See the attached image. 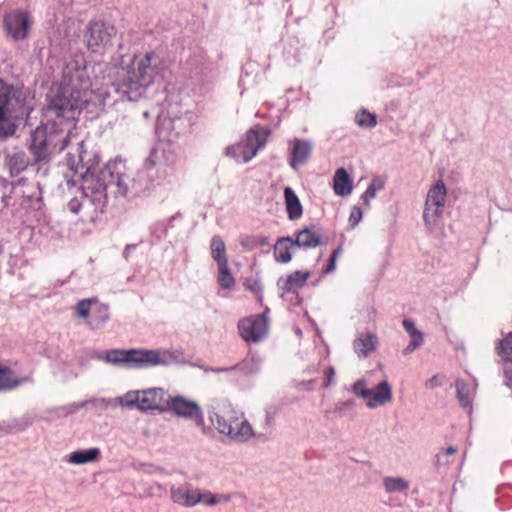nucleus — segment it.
<instances>
[{"instance_id": "obj_1", "label": "nucleus", "mask_w": 512, "mask_h": 512, "mask_svg": "<svg viewBox=\"0 0 512 512\" xmlns=\"http://www.w3.org/2000/svg\"><path fill=\"white\" fill-rule=\"evenodd\" d=\"M111 96L109 90H103L90 80L84 56L77 54L65 64L58 92L44 108L42 123L31 134L30 152L34 163L48 162L52 154L69 149L68 165L71 170L80 173L83 183L79 190L80 196L72 198L67 207L73 214L80 210L87 213L103 212L107 205V192L103 183L95 179V168L87 167L84 172L82 165V140L72 145L73 134L70 130L71 121L84 106L96 99L105 100Z\"/></svg>"}, {"instance_id": "obj_2", "label": "nucleus", "mask_w": 512, "mask_h": 512, "mask_svg": "<svg viewBox=\"0 0 512 512\" xmlns=\"http://www.w3.org/2000/svg\"><path fill=\"white\" fill-rule=\"evenodd\" d=\"M171 74L172 61L161 52L148 51L115 59L105 85L111 86L121 99L138 101L151 91L164 88Z\"/></svg>"}, {"instance_id": "obj_3", "label": "nucleus", "mask_w": 512, "mask_h": 512, "mask_svg": "<svg viewBox=\"0 0 512 512\" xmlns=\"http://www.w3.org/2000/svg\"><path fill=\"white\" fill-rule=\"evenodd\" d=\"M94 357L104 363L130 370L187 363L183 352L178 349H111L96 352Z\"/></svg>"}, {"instance_id": "obj_4", "label": "nucleus", "mask_w": 512, "mask_h": 512, "mask_svg": "<svg viewBox=\"0 0 512 512\" xmlns=\"http://www.w3.org/2000/svg\"><path fill=\"white\" fill-rule=\"evenodd\" d=\"M143 174L141 168L134 173L127 167L125 161L115 159L109 161L98 172L95 171V179L104 184L107 194L131 199L152 188Z\"/></svg>"}, {"instance_id": "obj_5", "label": "nucleus", "mask_w": 512, "mask_h": 512, "mask_svg": "<svg viewBox=\"0 0 512 512\" xmlns=\"http://www.w3.org/2000/svg\"><path fill=\"white\" fill-rule=\"evenodd\" d=\"M208 415L212 427L235 443H246L253 439L254 444H264L271 438L272 432L268 428L264 431L254 430L244 415L232 408L222 412L211 410Z\"/></svg>"}, {"instance_id": "obj_6", "label": "nucleus", "mask_w": 512, "mask_h": 512, "mask_svg": "<svg viewBox=\"0 0 512 512\" xmlns=\"http://www.w3.org/2000/svg\"><path fill=\"white\" fill-rule=\"evenodd\" d=\"M26 99L22 88L0 82V137L12 135L15 121L29 115Z\"/></svg>"}, {"instance_id": "obj_7", "label": "nucleus", "mask_w": 512, "mask_h": 512, "mask_svg": "<svg viewBox=\"0 0 512 512\" xmlns=\"http://www.w3.org/2000/svg\"><path fill=\"white\" fill-rule=\"evenodd\" d=\"M167 399L168 393L164 388L153 387L144 390L128 391L119 397V403L123 407H136L141 411H165Z\"/></svg>"}, {"instance_id": "obj_8", "label": "nucleus", "mask_w": 512, "mask_h": 512, "mask_svg": "<svg viewBox=\"0 0 512 512\" xmlns=\"http://www.w3.org/2000/svg\"><path fill=\"white\" fill-rule=\"evenodd\" d=\"M175 163V155L162 147L153 148L141 167L152 187L167 177Z\"/></svg>"}, {"instance_id": "obj_9", "label": "nucleus", "mask_w": 512, "mask_h": 512, "mask_svg": "<svg viewBox=\"0 0 512 512\" xmlns=\"http://www.w3.org/2000/svg\"><path fill=\"white\" fill-rule=\"evenodd\" d=\"M33 23L30 12L21 8L11 9L5 12L2 19L4 34L13 41H24L28 39Z\"/></svg>"}, {"instance_id": "obj_10", "label": "nucleus", "mask_w": 512, "mask_h": 512, "mask_svg": "<svg viewBox=\"0 0 512 512\" xmlns=\"http://www.w3.org/2000/svg\"><path fill=\"white\" fill-rule=\"evenodd\" d=\"M266 136L262 132L250 130L245 138L239 142L229 145L225 149V155L237 163H247L252 160L258 150L265 145Z\"/></svg>"}, {"instance_id": "obj_11", "label": "nucleus", "mask_w": 512, "mask_h": 512, "mask_svg": "<svg viewBox=\"0 0 512 512\" xmlns=\"http://www.w3.org/2000/svg\"><path fill=\"white\" fill-rule=\"evenodd\" d=\"M351 391L356 396L365 399L369 409L384 406L392 400V389L386 380L370 389L366 388L365 379H359L353 384Z\"/></svg>"}, {"instance_id": "obj_12", "label": "nucleus", "mask_w": 512, "mask_h": 512, "mask_svg": "<svg viewBox=\"0 0 512 512\" xmlns=\"http://www.w3.org/2000/svg\"><path fill=\"white\" fill-rule=\"evenodd\" d=\"M446 195V186L441 180L428 190L423 211V219L427 227L433 228L437 225L443 213Z\"/></svg>"}, {"instance_id": "obj_13", "label": "nucleus", "mask_w": 512, "mask_h": 512, "mask_svg": "<svg viewBox=\"0 0 512 512\" xmlns=\"http://www.w3.org/2000/svg\"><path fill=\"white\" fill-rule=\"evenodd\" d=\"M165 411L171 412L180 418L193 420L199 427L204 426L203 411L200 405L182 395H168Z\"/></svg>"}, {"instance_id": "obj_14", "label": "nucleus", "mask_w": 512, "mask_h": 512, "mask_svg": "<svg viewBox=\"0 0 512 512\" xmlns=\"http://www.w3.org/2000/svg\"><path fill=\"white\" fill-rule=\"evenodd\" d=\"M114 28L101 21L88 24L84 34L87 48L93 53H103L110 45Z\"/></svg>"}, {"instance_id": "obj_15", "label": "nucleus", "mask_w": 512, "mask_h": 512, "mask_svg": "<svg viewBox=\"0 0 512 512\" xmlns=\"http://www.w3.org/2000/svg\"><path fill=\"white\" fill-rule=\"evenodd\" d=\"M241 337L246 342H259L268 332V322L265 315H255L243 319L238 324Z\"/></svg>"}, {"instance_id": "obj_16", "label": "nucleus", "mask_w": 512, "mask_h": 512, "mask_svg": "<svg viewBox=\"0 0 512 512\" xmlns=\"http://www.w3.org/2000/svg\"><path fill=\"white\" fill-rule=\"evenodd\" d=\"M197 488L188 482L170 487L171 501L184 508L195 507Z\"/></svg>"}, {"instance_id": "obj_17", "label": "nucleus", "mask_w": 512, "mask_h": 512, "mask_svg": "<svg viewBox=\"0 0 512 512\" xmlns=\"http://www.w3.org/2000/svg\"><path fill=\"white\" fill-rule=\"evenodd\" d=\"M312 151L311 143L307 140L295 139L290 149V166L297 170L309 159Z\"/></svg>"}, {"instance_id": "obj_18", "label": "nucleus", "mask_w": 512, "mask_h": 512, "mask_svg": "<svg viewBox=\"0 0 512 512\" xmlns=\"http://www.w3.org/2000/svg\"><path fill=\"white\" fill-rule=\"evenodd\" d=\"M378 345V337L375 333H359L353 342L354 352L360 358H366Z\"/></svg>"}, {"instance_id": "obj_19", "label": "nucleus", "mask_w": 512, "mask_h": 512, "mask_svg": "<svg viewBox=\"0 0 512 512\" xmlns=\"http://www.w3.org/2000/svg\"><path fill=\"white\" fill-rule=\"evenodd\" d=\"M33 378L30 375L17 377L13 371L5 366H0V391L12 390L23 383H31Z\"/></svg>"}, {"instance_id": "obj_20", "label": "nucleus", "mask_w": 512, "mask_h": 512, "mask_svg": "<svg viewBox=\"0 0 512 512\" xmlns=\"http://www.w3.org/2000/svg\"><path fill=\"white\" fill-rule=\"evenodd\" d=\"M294 243L297 247L315 248L321 244V234L315 226L304 228L297 233Z\"/></svg>"}, {"instance_id": "obj_21", "label": "nucleus", "mask_w": 512, "mask_h": 512, "mask_svg": "<svg viewBox=\"0 0 512 512\" xmlns=\"http://www.w3.org/2000/svg\"><path fill=\"white\" fill-rule=\"evenodd\" d=\"M231 497L226 494H214L209 490H201L197 488L195 506L203 504L208 507H214L220 504H226Z\"/></svg>"}, {"instance_id": "obj_22", "label": "nucleus", "mask_w": 512, "mask_h": 512, "mask_svg": "<svg viewBox=\"0 0 512 512\" xmlns=\"http://www.w3.org/2000/svg\"><path fill=\"white\" fill-rule=\"evenodd\" d=\"M284 198L288 218L290 220L299 219L303 214V209L298 196L295 194L292 188H284Z\"/></svg>"}, {"instance_id": "obj_23", "label": "nucleus", "mask_w": 512, "mask_h": 512, "mask_svg": "<svg viewBox=\"0 0 512 512\" xmlns=\"http://www.w3.org/2000/svg\"><path fill=\"white\" fill-rule=\"evenodd\" d=\"M294 240L287 236L279 238L274 245V257L277 262L288 263L292 258V248L295 247Z\"/></svg>"}, {"instance_id": "obj_24", "label": "nucleus", "mask_w": 512, "mask_h": 512, "mask_svg": "<svg viewBox=\"0 0 512 512\" xmlns=\"http://www.w3.org/2000/svg\"><path fill=\"white\" fill-rule=\"evenodd\" d=\"M334 192L338 196H347L352 192V181L348 172L344 168L336 170L333 178Z\"/></svg>"}, {"instance_id": "obj_25", "label": "nucleus", "mask_w": 512, "mask_h": 512, "mask_svg": "<svg viewBox=\"0 0 512 512\" xmlns=\"http://www.w3.org/2000/svg\"><path fill=\"white\" fill-rule=\"evenodd\" d=\"M455 387L460 404L464 408H469L475 394L476 385L474 383H467L458 379L455 382Z\"/></svg>"}, {"instance_id": "obj_26", "label": "nucleus", "mask_w": 512, "mask_h": 512, "mask_svg": "<svg viewBox=\"0 0 512 512\" xmlns=\"http://www.w3.org/2000/svg\"><path fill=\"white\" fill-rule=\"evenodd\" d=\"M31 164L29 157L23 151L15 152L8 157L7 166L11 175H18Z\"/></svg>"}, {"instance_id": "obj_27", "label": "nucleus", "mask_w": 512, "mask_h": 512, "mask_svg": "<svg viewBox=\"0 0 512 512\" xmlns=\"http://www.w3.org/2000/svg\"><path fill=\"white\" fill-rule=\"evenodd\" d=\"M385 183L386 179L384 177H373L366 191L361 196V199L368 208L370 207V202L376 197L377 192L384 189Z\"/></svg>"}, {"instance_id": "obj_28", "label": "nucleus", "mask_w": 512, "mask_h": 512, "mask_svg": "<svg viewBox=\"0 0 512 512\" xmlns=\"http://www.w3.org/2000/svg\"><path fill=\"white\" fill-rule=\"evenodd\" d=\"M210 248L211 256L217 263V265L228 263V258L226 256V246L223 239L220 236L215 235L212 238Z\"/></svg>"}, {"instance_id": "obj_29", "label": "nucleus", "mask_w": 512, "mask_h": 512, "mask_svg": "<svg viewBox=\"0 0 512 512\" xmlns=\"http://www.w3.org/2000/svg\"><path fill=\"white\" fill-rule=\"evenodd\" d=\"M32 193L22 198L21 206L27 210H39L42 205V192L39 183H32Z\"/></svg>"}, {"instance_id": "obj_30", "label": "nucleus", "mask_w": 512, "mask_h": 512, "mask_svg": "<svg viewBox=\"0 0 512 512\" xmlns=\"http://www.w3.org/2000/svg\"><path fill=\"white\" fill-rule=\"evenodd\" d=\"M309 276V272L295 271L287 277L282 289L286 292L295 291L305 284Z\"/></svg>"}, {"instance_id": "obj_31", "label": "nucleus", "mask_w": 512, "mask_h": 512, "mask_svg": "<svg viewBox=\"0 0 512 512\" xmlns=\"http://www.w3.org/2000/svg\"><path fill=\"white\" fill-rule=\"evenodd\" d=\"M98 455L99 450H77L68 456L67 461L74 465H83L95 461Z\"/></svg>"}, {"instance_id": "obj_32", "label": "nucleus", "mask_w": 512, "mask_h": 512, "mask_svg": "<svg viewBox=\"0 0 512 512\" xmlns=\"http://www.w3.org/2000/svg\"><path fill=\"white\" fill-rule=\"evenodd\" d=\"M217 282L224 289H231L235 285V279L230 272L228 263L218 265Z\"/></svg>"}, {"instance_id": "obj_33", "label": "nucleus", "mask_w": 512, "mask_h": 512, "mask_svg": "<svg viewBox=\"0 0 512 512\" xmlns=\"http://www.w3.org/2000/svg\"><path fill=\"white\" fill-rule=\"evenodd\" d=\"M355 123L361 128L371 129L377 125V117L368 110L361 109L355 115Z\"/></svg>"}, {"instance_id": "obj_34", "label": "nucleus", "mask_w": 512, "mask_h": 512, "mask_svg": "<svg viewBox=\"0 0 512 512\" xmlns=\"http://www.w3.org/2000/svg\"><path fill=\"white\" fill-rule=\"evenodd\" d=\"M383 485L387 492H402L408 489L409 483L402 477H385Z\"/></svg>"}, {"instance_id": "obj_35", "label": "nucleus", "mask_w": 512, "mask_h": 512, "mask_svg": "<svg viewBox=\"0 0 512 512\" xmlns=\"http://www.w3.org/2000/svg\"><path fill=\"white\" fill-rule=\"evenodd\" d=\"M234 367L245 374H255L260 370L261 360L257 356H250Z\"/></svg>"}, {"instance_id": "obj_36", "label": "nucleus", "mask_w": 512, "mask_h": 512, "mask_svg": "<svg viewBox=\"0 0 512 512\" xmlns=\"http://www.w3.org/2000/svg\"><path fill=\"white\" fill-rule=\"evenodd\" d=\"M499 356L507 362H512V332H509L507 337L503 339L498 346Z\"/></svg>"}, {"instance_id": "obj_37", "label": "nucleus", "mask_w": 512, "mask_h": 512, "mask_svg": "<svg viewBox=\"0 0 512 512\" xmlns=\"http://www.w3.org/2000/svg\"><path fill=\"white\" fill-rule=\"evenodd\" d=\"M94 299H83L79 301L75 307L76 314L79 318L86 319L89 316L91 304Z\"/></svg>"}, {"instance_id": "obj_38", "label": "nucleus", "mask_w": 512, "mask_h": 512, "mask_svg": "<svg viewBox=\"0 0 512 512\" xmlns=\"http://www.w3.org/2000/svg\"><path fill=\"white\" fill-rule=\"evenodd\" d=\"M410 337H411L410 343L403 351V353L406 355L412 353L415 349L420 347L423 343V334L421 331L411 334Z\"/></svg>"}, {"instance_id": "obj_39", "label": "nucleus", "mask_w": 512, "mask_h": 512, "mask_svg": "<svg viewBox=\"0 0 512 512\" xmlns=\"http://www.w3.org/2000/svg\"><path fill=\"white\" fill-rule=\"evenodd\" d=\"M257 241L256 236L246 235L241 237L240 244L245 250L250 251L257 248Z\"/></svg>"}, {"instance_id": "obj_40", "label": "nucleus", "mask_w": 512, "mask_h": 512, "mask_svg": "<svg viewBox=\"0 0 512 512\" xmlns=\"http://www.w3.org/2000/svg\"><path fill=\"white\" fill-rule=\"evenodd\" d=\"M15 193L17 195H20L21 199L27 197V195H31L33 193L32 192V183L22 184L21 182H19L17 184V186L15 187Z\"/></svg>"}, {"instance_id": "obj_41", "label": "nucleus", "mask_w": 512, "mask_h": 512, "mask_svg": "<svg viewBox=\"0 0 512 512\" xmlns=\"http://www.w3.org/2000/svg\"><path fill=\"white\" fill-rule=\"evenodd\" d=\"M362 211L359 207H353L349 216V224L352 228L357 226V224L362 219Z\"/></svg>"}, {"instance_id": "obj_42", "label": "nucleus", "mask_w": 512, "mask_h": 512, "mask_svg": "<svg viewBox=\"0 0 512 512\" xmlns=\"http://www.w3.org/2000/svg\"><path fill=\"white\" fill-rule=\"evenodd\" d=\"M334 377H335V370L333 367H328L326 370H325V382H324V387L325 388H328L329 386H331L333 383H334Z\"/></svg>"}, {"instance_id": "obj_43", "label": "nucleus", "mask_w": 512, "mask_h": 512, "mask_svg": "<svg viewBox=\"0 0 512 512\" xmlns=\"http://www.w3.org/2000/svg\"><path fill=\"white\" fill-rule=\"evenodd\" d=\"M402 325H403L404 329L406 330V332L409 333V335L414 334L419 331L415 327V323L412 320L405 319V320H403Z\"/></svg>"}, {"instance_id": "obj_44", "label": "nucleus", "mask_w": 512, "mask_h": 512, "mask_svg": "<svg viewBox=\"0 0 512 512\" xmlns=\"http://www.w3.org/2000/svg\"><path fill=\"white\" fill-rule=\"evenodd\" d=\"M440 385V379L437 375H434L426 380L425 387L428 389L436 388Z\"/></svg>"}, {"instance_id": "obj_45", "label": "nucleus", "mask_w": 512, "mask_h": 512, "mask_svg": "<svg viewBox=\"0 0 512 512\" xmlns=\"http://www.w3.org/2000/svg\"><path fill=\"white\" fill-rule=\"evenodd\" d=\"M203 370L205 372H227V371H232V370H235V367H224V368H211V367H205L203 368Z\"/></svg>"}, {"instance_id": "obj_46", "label": "nucleus", "mask_w": 512, "mask_h": 512, "mask_svg": "<svg viewBox=\"0 0 512 512\" xmlns=\"http://www.w3.org/2000/svg\"><path fill=\"white\" fill-rule=\"evenodd\" d=\"M336 268V260L330 257L329 263L325 268V273H331Z\"/></svg>"}, {"instance_id": "obj_47", "label": "nucleus", "mask_w": 512, "mask_h": 512, "mask_svg": "<svg viewBox=\"0 0 512 512\" xmlns=\"http://www.w3.org/2000/svg\"><path fill=\"white\" fill-rule=\"evenodd\" d=\"M353 405H354L353 401H345V402L338 403L336 405V409L337 410H343V409L352 407Z\"/></svg>"}, {"instance_id": "obj_48", "label": "nucleus", "mask_w": 512, "mask_h": 512, "mask_svg": "<svg viewBox=\"0 0 512 512\" xmlns=\"http://www.w3.org/2000/svg\"><path fill=\"white\" fill-rule=\"evenodd\" d=\"M257 241V247L259 246H266L269 244V239L266 236H256Z\"/></svg>"}, {"instance_id": "obj_49", "label": "nucleus", "mask_w": 512, "mask_h": 512, "mask_svg": "<svg viewBox=\"0 0 512 512\" xmlns=\"http://www.w3.org/2000/svg\"><path fill=\"white\" fill-rule=\"evenodd\" d=\"M505 383L512 389V370H507L505 372Z\"/></svg>"}, {"instance_id": "obj_50", "label": "nucleus", "mask_w": 512, "mask_h": 512, "mask_svg": "<svg viewBox=\"0 0 512 512\" xmlns=\"http://www.w3.org/2000/svg\"><path fill=\"white\" fill-rule=\"evenodd\" d=\"M136 248V245L134 244H128L126 247H125V250H124V256L125 258H128L129 254H130V250H133Z\"/></svg>"}, {"instance_id": "obj_51", "label": "nucleus", "mask_w": 512, "mask_h": 512, "mask_svg": "<svg viewBox=\"0 0 512 512\" xmlns=\"http://www.w3.org/2000/svg\"><path fill=\"white\" fill-rule=\"evenodd\" d=\"M340 253H341V247H338V248H336V249L332 252V254H331V256H330V257L336 260Z\"/></svg>"}, {"instance_id": "obj_52", "label": "nucleus", "mask_w": 512, "mask_h": 512, "mask_svg": "<svg viewBox=\"0 0 512 512\" xmlns=\"http://www.w3.org/2000/svg\"><path fill=\"white\" fill-rule=\"evenodd\" d=\"M453 452H455V450H452V449L446 450L447 455H451Z\"/></svg>"}]
</instances>
